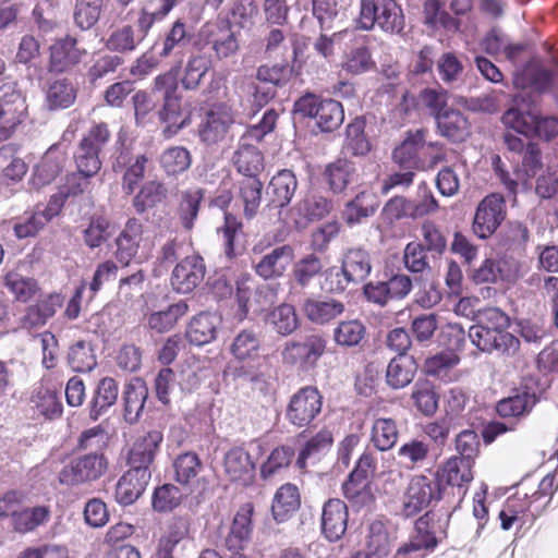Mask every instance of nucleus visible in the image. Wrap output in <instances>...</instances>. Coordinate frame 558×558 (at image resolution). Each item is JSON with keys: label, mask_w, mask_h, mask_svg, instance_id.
<instances>
[{"label": "nucleus", "mask_w": 558, "mask_h": 558, "mask_svg": "<svg viewBox=\"0 0 558 558\" xmlns=\"http://www.w3.org/2000/svg\"><path fill=\"white\" fill-rule=\"evenodd\" d=\"M109 140L110 132L105 123L94 125L82 138L74 155L80 182L69 187V194L76 195L84 192L88 184L87 179L100 170V153Z\"/></svg>", "instance_id": "nucleus-1"}, {"label": "nucleus", "mask_w": 558, "mask_h": 558, "mask_svg": "<svg viewBox=\"0 0 558 558\" xmlns=\"http://www.w3.org/2000/svg\"><path fill=\"white\" fill-rule=\"evenodd\" d=\"M355 25L362 31H372L377 25L385 33L399 34L404 16L396 0H361Z\"/></svg>", "instance_id": "nucleus-2"}, {"label": "nucleus", "mask_w": 558, "mask_h": 558, "mask_svg": "<svg viewBox=\"0 0 558 558\" xmlns=\"http://www.w3.org/2000/svg\"><path fill=\"white\" fill-rule=\"evenodd\" d=\"M199 35L218 61L231 59L240 51L241 34L229 17L218 16L215 21L205 23Z\"/></svg>", "instance_id": "nucleus-3"}, {"label": "nucleus", "mask_w": 558, "mask_h": 558, "mask_svg": "<svg viewBox=\"0 0 558 558\" xmlns=\"http://www.w3.org/2000/svg\"><path fill=\"white\" fill-rule=\"evenodd\" d=\"M155 87L162 93L163 105L158 116L167 124L163 133L168 137L173 136L190 123V113L182 110L181 97L177 95V83L171 74L156 77Z\"/></svg>", "instance_id": "nucleus-4"}, {"label": "nucleus", "mask_w": 558, "mask_h": 558, "mask_svg": "<svg viewBox=\"0 0 558 558\" xmlns=\"http://www.w3.org/2000/svg\"><path fill=\"white\" fill-rule=\"evenodd\" d=\"M108 469V460L104 453L95 451L74 457L65 464L60 473L59 481L63 485L76 486L92 483L100 478Z\"/></svg>", "instance_id": "nucleus-5"}, {"label": "nucleus", "mask_w": 558, "mask_h": 558, "mask_svg": "<svg viewBox=\"0 0 558 558\" xmlns=\"http://www.w3.org/2000/svg\"><path fill=\"white\" fill-rule=\"evenodd\" d=\"M441 498L440 483L436 477L415 475L411 478L403 500V514L412 517Z\"/></svg>", "instance_id": "nucleus-6"}, {"label": "nucleus", "mask_w": 558, "mask_h": 558, "mask_svg": "<svg viewBox=\"0 0 558 558\" xmlns=\"http://www.w3.org/2000/svg\"><path fill=\"white\" fill-rule=\"evenodd\" d=\"M333 209L330 198L318 192H307L289 210L290 219L298 230L306 229L311 223L326 218Z\"/></svg>", "instance_id": "nucleus-7"}, {"label": "nucleus", "mask_w": 558, "mask_h": 558, "mask_svg": "<svg viewBox=\"0 0 558 558\" xmlns=\"http://www.w3.org/2000/svg\"><path fill=\"white\" fill-rule=\"evenodd\" d=\"M323 397L313 386L300 388L290 399L286 417L294 426L305 427L320 413Z\"/></svg>", "instance_id": "nucleus-8"}, {"label": "nucleus", "mask_w": 558, "mask_h": 558, "mask_svg": "<svg viewBox=\"0 0 558 558\" xmlns=\"http://www.w3.org/2000/svg\"><path fill=\"white\" fill-rule=\"evenodd\" d=\"M506 218V201L501 194L492 193L485 196L477 205L473 232L480 239H487L496 232Z\"/></svg>", "instance_id": "nucleus-9"}, {"label": "nucleus", "mask_w": 558, "mask_h": 558, "mask_svg": "<svg viewBox=\"0 0 558 558\" xmlns=\"http://www.w3.org/2000/svg\"><path fill=\"white\" fill-rule=\"evenodd\" d=\"M326 341L318 335H311L304 341L286 342L281 357L288 365L313 366L324 354Z\"/></svg>", "instance_id": "nucleus-10"}, {"label": "nucleus", "mask_w": 558, "mask_h": 558, "mask_svg": "<svg viewBox=\"0 0 558 558\" xmlns=\"http://www.w3.org/2000/svg\"><path fill=\"white\" fill-rule=\"evenodd\" d=\"M532 107L533 102L530 96L522 93L513 95L509 107L501 117L502 124L519 134H532L535 123V113Z\"/></svg>", "instance_id": "nucleus-11"}, {"label": "nucleus", "mask_w": 558, "mask_h": 558, "mask_svg": "<svg viewBox=\"0 0 558 558\" xmlns=\"http://www.w3.org/2000/svg\"><path fill=\"white\" fill-rule=\"evenodd\" d=\"M473 465L469 460L451 457L437 470L435 477L440 483V487L445 483L456 488L458 496L463 498L474 477Z\"/></svg>", "instance_id": "nucleus-12"}, {"label": "nucleus", "mask_w": 558, "mask_h": 558, "mask_svg": "<svg viewBox=\"0 0 558 558\" xmlns=\"http://www.w3.org/2000/svg\"><path fill=\"white\" fill-rule=\"evenodd\" d=\"M472 343L483 352L494 350L508 355L514 354L519 349V340L511 333H501L487 327L473 325L469 329Z\"/></svg>", "instance_id": "nucleus-13"}, {"label": "nucleus", "mask_w": 558, "mask_h": 558, "mask_svg": "<svg viewBox=\"0 0 558 558\" xmlns=\"http://www.w3.org/2000/svg\"><path fill=\"white\" fill-rule=\"evenodd\" d=\"M206 267L203 257L187 256L173 269L171 284L179 293L192 292L205 277Z\"/></svg>", "instance_id": "nucleus-14"}, {"label": "nucleus", "mask_w": 558, "mask_h": 558, "mask_svg": "<svg viewBox=\"0 0 558 558\" xmlns=\"http://www.w3.org/2000/svg\"><path fill=\"white\" fill-rule=\"evenodd\" d=\"M162 434L159 430H150L138 437L129 452L128 463L133 471H150L155 456L162 442Z\"/></svg>", "instance_id": "nucleus-15"}, {"label": "nucleus", "mask_w": 558, "mask_h": 558, "mask_svg": "<svg viewBox=\"0 0 558 558\" xmlns=\"http://www.w3.org/2000/svg\"><path fill=\"white\" fill-rule=\"evenodd\" d=\"M86 53L76 38L66 36L59 39L50 47V71L65 72L77 65Z\"/></svg>", "instance_id": "nucleus-16"}, {"label": "nucleus", "mask_w": 558, "mask_h": 558, "mask_svg": "<svg viewBox=\"0 0 558 558\" xmlns=\"http://www.w3.org/2000/svg\"><path fill=\"white\" fill-rule=\"evenodd\" d=\"M537 402L536 391L523 385L512 390L509 397L501 399L496 411L501 417H521L527 415Z\"/></svg>", "instance_id": "nucleus-17"}, {"label": "nucleus", "mask_w": 558, "mask_h": 558, "mask_svg": "<svg viewBox=\"0 0 558 558\" xmlns=\"http://www.w3.org/2000/svg\"><path fill=\"white\" fill-rule=\"evenodd\" d=\"M348 507L337 498L327 500L322 512V531L330 542L339 541L347 531Z\"/></svg>", "instance_id": "nucleus-18"}, {"label": "nucleus", "mask_w": 558, "mask_h": 558, "mask_svg": "<svg viewBox=\"0 0 558 558\" xmlns=\"http://www.w3.org/2000/svg\"><path fill=\"white\" fill-rule=\"evenodd\" d=\"M252 514L253 506L246 504L234 515L230 532L225 539V546L231 554H239L248 545L253 531Z\"/></svg>", "instance_id": "nucleus-19"}, {"label": "nucleus", "mask_w": 558, "mask_h": 558, "mask_svg": "<svg viewBox=\"0 0 558 558\" xmlns=\"http://www.w3.org/2000/svg\"><path fill=\"white\" fill-rule=\"evenodd\" d=\"M151 477L150 471H133L129 469L116 485L117 502L129 506L135 502L146 489Z\"/></svg>", "instance_id": "nucleus-20"}, {"label": "nucleus", "mask_w": 558, "mask_h": 558, "mask_svg": "<svg viewBox=\"0 0 558 558\" xmlns=\"http://www.w3.org/2000/svg\"><path fill=\"white\" fill-rule=\"evenodd\" d=\"M233 123V114L230 108L218 106L211 109L199 130L202 141L215 144L222 141Z\"/></svg>", "instance_id": "nucleus-21"}, {"label": "nucleus", "mask_w": 558, "mask_h": 558, "mask_svg": "<svg viewBox=\"0 0 558 558\" xmlns=\"http://www.w3.org/2000/svg\"><path fill=\"white\" fill-rule=\"evenodd\" d=\"M0 109L3 111L4 121H14L15 124L24 121L27 114L26 98L17 83L0 85Z\"/></svg>", "instance_id": "nucleus-22"}, {"label": "nucleus", "mask_w": 558, "mask_h": 558, "mask_svg": "<svg viewBox=\"0 0 558 558\" xmlns=\"http://www.w3.org/2000/svg\"><path fill=\"white\" fill-rule=\"evenodd\" d=\"M143 235V225L136 218L126 221L123 230L116 239V257L118 262L128 266L137 254Z\"/></svg>", "instance_id": "nucleus-23"}, {"label": "nucleus", "mask_w": 558, "mask_h": 558, "mask_svg": "<svg viewBox=\"0 0 558 558\" xmlns=\"http://www.w3.org/2000/svg\"><path fill=\"white\" fill-rule=\"evenodd\" d=\"M298 189V179L293 171L283 169L277 172L267 186L269 204L277 208L288 206Z\"/></svg>", "instance_id": "nucleus-24"}, {"label": "nucleus", "mask_w": 558, "mask_h": 558, "mask_svg": "<svg viewBox=\"0 0 558 558\" xmlns=\"http://www.w3.org/2000/svg\"><path fill=\"white\" fill-rule=\"evenodd\" d=\"M293 258L291 245L275 247L255 265V271L264 279L281 277Z\"/></svg>", "instance_id": "nucleus-25"}, {"label": "nucleus", "mask_w": 558, "mask_h": 558, "mask_svg": "<svg viewBox=\"0 0 558 558\" xmlns=\"http://www.w3.org/2000/svg\"><path fill=\"white\" fill-rule=\"evenodd\" d=\"M221 319L214 313H201L194 316L186 329L190 343L205 345L216 339Z\"/></svg>", "instance_id": "nucleus-26"}, {"label": "nucleus", "mask_w": 558, "mask_h": 558, "mask_svg": "<svg viewBox=\"0 0 558 558\" xmlns=\"http://www.w3.org/2000/svg\"><path fill=\"white\" fill-rule=\"evenodd\" d=\"M396 537L388 526L381 521H373L367 529L366 554L363 558H381L387 556L392 548Z\"/></svg>", "instance_id": "nucleus-27"}, {"label": "nucleus", "mask_w": 558, "mask_h": 558, "mask_svg": "<svg viewBox=\"0 0 558 558\" xmlns=\"http://www.w3.org/2000/svg\"><path fill=\"white\" fill-rule=\"evenodd\" d=\"M223 465L231 481L245 484L253 477L255 464L250 453L241 447L231 448L226 453Z\"/></svg>", "instance_id": "nucleus-28"}, {"label": "nucleus", "mask_w": 558, "mask_h": 558, "mask_svg": "<svg viewBox=\"0 0 558 558\" xmlns=\"http://www.w3.org/2000/svg\"><path fill=\"white\" fill-rule=\"evenodd\" d=\"M417 371L415 359L410 354H397L389 362L386 371V380L392 389L408 386Z\"/></svg>", "instance_id": "nucleus-29"}, {"label": "nucleus", "mask_w": 558, "mask_h": 558, "mask_svg": "<svg viewBox=\"0 0 558 558\" xmlns=\"http://www.w3.org/2000/svg\"><path fill=\"white\" fill-rule=\"evenodd\" d=\"M302 310L306 318L317 325H324L344 312V304L335 299H307Z\"/></svg>", "instance_id": "nucleus-30"}, {"label": "nucleus", "mask_w": 558, "mask_h": 558, "mask_svg": "<svg viewBox=\"0 0 558 558\" xmlns=\"http://www.w3.org/2000/svg\"><path fill=\"white\" fill-rule=\"evenodd\" d=\"M189 311L185 302L180 301L171 304L165 310L154 311L146 315L147 327L157 332L165 333L173 329L179 319Z\"/></svg>", "instance_id": "nucleus-31"}, {"label": "nucleus", "mask_w": 558, "mask_h": 558, "mask_svg": "<svg viewBox=\"0 0 558 558\" xmlns=\"http://www.w3.org/2000/svg\"><path fill=\"white\" fill-rule=\"evenodd\" d=\"M300 494L293 484H284L275 494L271 512L274 519L281 523L287 521L300 507Z\"/></svg>", "instance_id": "nucleus-32"}, {"label": "nucleus", "mask_w": 558, "mask_h": 558, "mask_svg": "<svg viewBox=\"0 0 558 558\" xmlns=\"http://www.w3.org/2000/svg\"><path fill=\"white\" fill-rule=\"evenodd\" d=\"M436 122L440 134L452 142H462L470 133V123L459 110L446 109Z\"/></svg>", "instance_id": "nucleus-33"}, {"label": "nucleus", "mask_w": 558, "mask_h": 558, "mask_svg": "<svg viewBox=\"0 0 558 558\" xmlns=\"http://www.w3.org/2000/svg\"><path fill=\"white\" fill-rule=\"evenodd\" d=\"M118 396L119 386L113 378L105 377L100 379L90 401V418L95 421L98 420L102 413L117 402Z\"/></svg>", "instance_id": "nucleus-34"}, {"label": "nucleus", "mask_w": 558, "mask_h": 558, "mask_svg": "<svg viewBox=\"0 0 558 558\" xmlns=\"http://www.w3.org/2000/svg\"><path fill=\"white\" fill-rule=\"evenodd\" d=\"M266 324L276 333L287 337L299 328L300 319L293 305L282 303L267 314Z\"/></svg>", "instance_id": "nucleus-35"}, {"label": "nucleus", "mask_w": 558, "mask_h": 558, "mask_svg": "<svg viewBox=\"0 0 558 558\" xmlns=\"http://www.w3.org/2000/svg\"><path fill=\"white\" fill-rule=\"evenodd\" d=\"M64 162L65 157L50 147L34 170L33 184L41 187L51 183L63 169Z\"/></svg>", "instance_id": "nucleus-36"}, {"label": "nucleus", "mask_w": 558, "mask_h": 558, "mask_svg": "<svg viewBox=\"0 0 558 558\" xmlns=\"http://www.w3.org/2000/svg\"><path fill=\"white\" fill-rule=\"evenodd\" d=\"M148 396V389L142 379H134L125 386L123 392L124 418L129 423L137 422L145 401Z\"/></svg>", "instance_id": "nucleus-37"}, {"label": "nucleus", "mask_w": 558, "mask_h": 558, "mask_svg": "<svg viewBox=\"0 0 558 558\" xmlns=\"http://www.w3.org/2000/svg\"><path fill=\"white\" fill-rule=\"evenodd\" d=\"M246 140L242 138L241 144L233 155V163L236 167L238 171L245 175V178L255 177L263 170V155L252 144L245 142Z\"/></svg>", "instance_id": "nucleus-38"}, {"label": "nucleus", "mask_w": 558, "mask_h": 558, "mask_svg": "<svg viewBox=\"0 0 558 558\" xmlns=\"http://www.w3.org/2000/svg\"><path fill=\"white\" fill-rule=\"evenodd\" d=\"M425 142L424 131L417 130L410 133L408 137L392 153V159L400 167L418 169V153Z\"/></svg>", "instance_id": "nucleus-39"}, {"label": "nucleus", "mask_w": 558, "mask_h": 558, "mask_svg": "<svg viewBox=\"0 0 558 558\" xmlns=\"http://www.w3.org/2000/svg\"><path fill=\"white\" fill-rule=\"evenodd\" d=\"M435 258L423 247L421 241L409 242L402 254V262L407 270L421 276H427L432 272V262Z\"/></svg>", "instance_id": "nucleus-40"}, {"label": "nucleus", "mask_w": 558, "mask_h": 558, "mask_svg": "<svg viewBox=\"0 0 558 558\" xmlns=\"http://www.w3.org/2000/svg\"><path fill=\"white\" fill-rule=\"evenodd\" d=\"M397 456L408 470L422 468L430 457V446L424 439L412 438L398 448Z\"/></svg>", "instance_id": "nucleus-41"}, {"label": "nucleus", "mask_w": 558, "mask_h": 558, "mask_svg": "<svg viewBox=\"0 0 558 558\" xmlns=\"http://www.w3.org/2000/svg\"><path fill=\"white\" fill-rule=\"evenodd\" d=\"M342 266L345 275L353 280V283H360L371 274L369 254L362 248H351L343 255Z\"/></svg>", "instance_id": "nucleus-42"}, {"label": "nucleus", "mask_w": 558, "mask_h": 558, "mask_svg": "<svg viewBox=\"0 0 558 558\" xmlns=\"http://www.w3.org/2000/svg\"><path fill=\"white\" fill-rule=\"evenodd\" d=\"M76 89L66 78L51 82L46 92V105L50 110L65 109L74 104Z\"/></svg>", "instance_id": "nucleus-43"}, {"label": "nucleus", "mask_w": 558, "mask_h": 558, "mask_svg": "<svg viewBox=\"0 0 558 558\" xmlns=\"http://www.w3.org/2000/svg\"><path fill=\"white\" fill-rule=\"evenodd\" d=\"M513 84L521 89L533 88L536 92H545L551 85V73L541 66L526 65L514 74Z\"/></svg>", "instance_id": "nucleus-44"}, {"label": "nucleus", "mask_w": 558, "mask_h": 558, "mask_svg": "<svg viewBox=\"0 0 558 558\" xmlns=\"http://www.w3.org/2000/svg\"><path fill=\"white\" fill-rule=\"evenodd\" d=\"M436 545L437 539L430 531L428 520L425 517H421L415 521L414 532L409 543L401 546L397 555H405L422 549L433 550Z\"/></svg>", "instance_id": "nucleus-45"}, {"label": "nucleus", "mask_w": 558, "mask_h": 558, "mask_svg": "<svg viewBox=\"0 0 558 558\" xmlns=\"http://www.w3.org/2000/svg\"><path fill=\"white\" fill-rule=\"evenodd\" d=\"M399 430L395 420L377 417L374 420L371 430V442L379 451L391 449L398 441Z\"/></svg>", "instance_id": "nucleus-46"}, {"label": "nucleus", "mask_w": 558, "mask_h": 558, "mask_svg": "<svg viewBox=\"0 0 558 558\" xmlns=\"http://www.w3.org/2000/svg\"><path fill=\"white\" fill-rule=\"evenodd\" d=\"M50 518V509L46 506H37L17 511H12V524L15 531L27 533L46 523Z\"/></svg>", "instance_id": "nucleus-47"}, {"label": "nucleus", "mask_w": 558, "mask_h": 558, "mask_svg": "<svg viewBox=\"0 0 558 558\" xmlns=\"http://www.w3.org/2000/svg\"><path fill=\"white\" fill-rule=\"evenodd\" d=\"M68 364L72 371L86 373L97 365L96 354L90 342L78 340L73 343L68 352Z\"/></svg>", "instance_id": "nucleus-48"}, {"label": "nucleus", "mask_w": 558, "mask_h": 558, "mask_svg": "<svg viewBox=\"0 0 558 558\" xmlns=\"http://www.w3.org/2000/svg\"><path fill=\"white\" fill-rule=\"evenodd\" d=\"M211 68V60L205 54H192L189 57L181 78L183 88L194 90L199 87L202 80Z\"/></svg>", "instance_id": "nucleus-49"}, {"label": "nucleus", "mask_w": 558, "mask_h": 558, "mask_svg": "<svg viewBox=\"0 0 558 558\" xmlns=\"http://www.w3.org/2000/svg\"><path fill=\"white\" fill-rule=\"evenodd\" d=\"M143 43L133 25L125 24L114 28L106 40L108 50L118 53H131L136 50L138 45Z\"/></svg>", "instance_id": "nucleus-50"}, {"label": "nucleus", "mask_w": 558, "mask_h": 558, "mask_svg": "<svg viewBox=\"0 0 558 558\" xmlns=\"http://www.w3.org/2000/svg\"><path fill=\"white\" fill-rule=\"evenodd\" d=\"M59 205L50 202L45 210L36 211L25 218L23 221L14 225V233L19 239L34 236L37 232L57 215Z\"/></svg>", "instance_id": "nucleus-51"}, {"label": "nucleus", "mask_w": 558, "mask_h": 558, "mask_svg": "<svg viewBox=\"0 0 558 558\" xmlns=\"http://www.w3.org/2000/svg\"><path fill=\"white\" fill-rule=\"evenodd\" d=\"M316 124L323 132L338 129L344 120L342 105L335 99H323L316 113Z\"/></svg>", "instance_id": "nucleus-52"}, {"label": "nucleus", "mask_w": 558, "mask_h": 558, "mask_svg": "<svg viewBox=\"0 0 558 558\" xmlns=\"http://www.w3.org/2000/svg\"><path fill=\"white\" fill-rule=\"evenodd\" d=\"M324 264L320 257L315 254H307L300 258L293 266L292 277L301 288H307L312 280L322 274Z\"/></svg>", "instance_id": "nucleus-53"}, {"label": "nucleus", "mask_w": 558, "mask_h": 558, "mask_svg": "<svg viewBox=\"0 0 558 558\" xmlns=\"http://www.w3.org/2000/svg\"><path fill=\"white\" fill-rule=\"evenodd\" d=\"M202 469V462L195 452L181 453L173 461L174 478L182 485L191 484Z\"/></svg>", "instance_id": "nucleus-54"}, {"label": "nucleus", "mask_w": 558, "mask_h": 558, "mask_svg": "<svg viewBox=\"0 0 558 558\" xmlns=\"http://www.w3.org/2000/svg\"><path fill=\"white\" fill-rule=\"evenodd\" d=\"M365 120L355 118L345 128V148L355 156L366 155L371 150V143L365 135Z\"/></svg>", "instance_id": "nucleus-55"}, {"label": "nucleus", "mask_w": 558, "mask_h": 558, "mask_svg": "<svg viewBox=\"0 0 558 558\" xmlns=\"http://www.w3.org/2000/svg\"><path fill=\"white\" fill-rule=\"evenodd\" d=\"M240 198L243 203L244 215L253 218L260 205L262 201V182L255 178H245L240 182Z\"/></svg>", "instance_id": "nucleus-56"}, {"label": "nucleus", "mask_w": 558, "mask_h": 558, "mask_svg": "<svg viewBox=\"0 0 558 558\" xmlns=\"http://www.w3.org/2000/svg\"><path fill=\"white\" fill-rule=\"evenodd\" d=\"M204 198L202 189H191L182 194L179 205V217L182 226L186 230H191L194 221L198 216L199 205Z\"/></svg>", "instance_id": "nucleus-57"}, {"label": "nucleus", "mask_w": 558, "mask_h": 558, "mask_svg": "<svg viewBox=\"0 0 558 558\" xmlns=\"http://www.w3.org/2000/svg\"><path fill=\"white\" fill-rule=\"evenodd\" d=\"M355 174V168L352 162L339 159L329 165L325 171L330 189L335 193L342 192Z\"/></svg>", "instance_id": "nucleus-58"}, {"label": "nucleus", "mask_w": 558, "mask_h": 558, "mask_svg": "<svg viewBox=\"0 0 558 558\" xmlns=\"http://www.w3.org/2000/svg\"><path fill=\"white\" fill-rule=\"evenodd\" d=\"M332 442L333 436L329 429L324 428L319 430L316 435L306 441L303 449L300 451L296 459V465L300 469H304L308 458L326 452L329 450Z\"/></svg>", "instance_id": "nucleus-59"}, {"label": "nucleus", "mask_w": 558, "mask_h": 558, "mask_svg": "<svg viewBox=\"0 0 558 558\" xmlns=\"http://www.w3.org/2000/svg\"><path fill=\"white\" fill-rule=\"evenodd\" d=\"M344 497L356 506H365L373 501V494L368 480L355 476L350 473L349 478L343 483Z\"/></svg>", "instance_id": "nucleus-60"}, {"label": "nucleus", "mask_w": 558, "mask_h": 558, "mask_svg": "<svg viewBox=\"0 0 558 558\" xmlns=\"http://www.w3.org/2000/svg\"><path fill=\"white\" fill-rule=\"evenodd\" d=\"M102 0H76L74 22L83 31L90 29L99 20Z\"/></svg>", "instance_id": "nucleus-61"}, {"label": "nucleus", "mask_w": 558, "mask_h": 558, "mask_svg": "<svg viewBox=\"0 0 558 558\" xmlns=\"http://www.w3.org/2000/svg\"><path fill=\"white\" fill-rule=\"evenodd\" d=\"M32 403L41 415L47 418H54L61 415L62 404L54 391L46 387H38L34 390Z\"/></svg>", "instance_id": "nucleus-62"}, {"label": "nucleus", "mask_w": 558, "mask_h": 558, "mask_svg": "<svg viewBox=\"0 0 558 558\" xmlns=\"http://www.w3.org/2000/svg\"><path fill=\"white\" fill-rule=\"evenodd\" d=\"M166 16L167 14L156 7V0H147L141 8L134 26L140 39L143 41L154 24L162 21Z\"/></svg>", "instance_id": "nucleus-63"}, {"label": "nucleus", "mask_w": 558, "mask_h": 558, "mask_svg": "<svg viewBox=\"0 0 558 558\" xmlns=\"http://www.w3.org/2000/svg\"><path fill=\"white\" fill-rule=\"evenodd\" d=\"M190 151L180 146L166 149L160 156L161 167L168 174H179L187 170L191 166Z\"/></svg>", "instance_id": "nucleus-64"}]
</instances>
